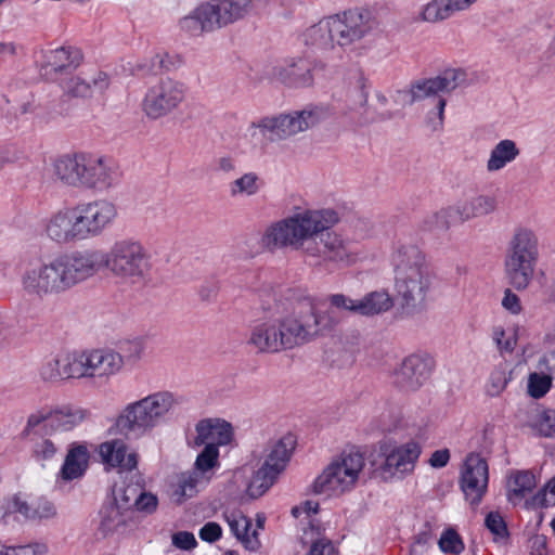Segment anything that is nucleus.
Returning a JSON list of instances; mask_svg holds the SVG:
<instances>
[{"label":"nucleus","mask_w":555,"mask_h":555,"mask_svg":"<svg viewBox=\"0 0 555 555\" xmlns=\"http://www.w3.org/2000/svg\"><path fill=\"white\" fill-rule=\"evenodd\" d=\"M102 268L125 281L142 280L150 271V260L142 243L134 238L116 241L107 253L74 250L48 261L29 263L21 274L23 293L42 300L62 295L93 278Z\"/></svg>","instance_id":"f257e3e1"},{"label":"nucleus","mask_w":555,"mask_h":555,"mask_svg":"<svg viewBox=\"0 0 555 555\" xmlns=\"http://www.w3.org/2000/svg\"><path fill=\"white\" fill-rule=\"evenodd\" d=\"M339 221L338 210L332 207H295L289 215L266 227L259 244L270 253L289 248L301 250L306 258H320L317 236Z\"/></svg>","instance_id":"f03ea898"},{"label":"nucleus","mask_w":555,"mask_h":555,"mask_svg":"<svg viewBox=\"0 0 555 555\" xmlns=\"http://www.w3.org/2000/svg\"><path fill=\"white\" fill-rule=\"evenodd\" d=\"M393 288L403 308L421 310L431 289L433 275L425 254L415 245L398 244L390 254Z\"/></svg>","instance_id":"7ed1b4c3"},{"label":"nucleus","mask_w":555,"mask_h":555,"mask_svg":"<svg viewBox=\"0 0 555 555\" xmlns=\"http://www.w3.org/2000/svg\"><path fill=\"white\" fill-rule=\"evenodd\" d=\"M331 116L324 105H310L300 111L266 116L253 121L245 130L244 137L253 147L263 149L268 141L286 140L305 132Z\"/></svg>","instance_id":"20e7f679"},{"label":"nucleus","mask_w":555,"mask_h":555,"mask_svg":"<svg viewBox=\"0 0 555 555\" xmlns=\"http://www.w3.org/2000/svg\"><path fill=\"white\" fill-rule=\"evenodd\" d=\"M177 404L170 391H156L124 406L115 420V428L126 436L142 437L165 421Z\"/></svg>","instance_id":"39448f33"},{"label":"nucleus","mask_w":555,"mask_h":555,"mask_svg":"<svg viewBox=\"0 0 555 555\" xmlns=\"http://www.w3.org/2000/svg\"><path fill=\"white\" fill-rule=\"evenodd\" d=\"M283 348L292 350L333 331L336 321L330 311H317L312 300L299 302L291 313L279 319Z\"/></svg>","instance_id":"423d86ee"},{"label":"nucleus","mask_w":555,"mask_h":555,"mask_svg":"<svg viewBox=\"0 0 555 555\" xmlns=\"http://www.w3.org/2000/svg\"><path fill=\"white\" fill-rule=\"evenodd\" d=\"M359 452H344L333 459L313 479L310 490L326 498H338L353 490L364 469Z\"/></svg>","instance_id":"0eeeda50"},{"label":"nucleus","mask_w":555,"mask_h":555,"mask_svg":"<svg viewBox=\"0 0 555 555\" xmlns=\"http://www.w3.org/2000/svg\"><path fill=\"white\" fill-rule=\"evenodd\" d=\"M185 96L186 86L183 82L163 77L147 87L141 107L149 119L157 120L177 109Z\"/></svg>","instance_id":"6e6552de"},{"label":"nucleus","mask_w":555,"mask_h":555,"mask_svg":"<svg viewBox=\"0 0 555 555\" xmlns=\"http://www.w3.org/2000/svg\"><path fill=\"white\" fill-rule=\"evenodd\" d=\"M384 459L379 472L385 480H402L413 474L422 454V446L415 439L405 442L385 441L380 446Z\"/></svg>","instance_id":"1a4fd4ad"},{"label":"nucleus","mask_w":555,"mask_h":555,"mask_svg":"<svg viewBox=\"0 0 555 555\" xmlns=\"http://www.w3.org/2000/svg\"><path fill=\"white\" fill-rule=\"evenodd\" d=\"M435 370V360L425 352L404 357L390 372L391 384L401 392H416L428 384Z\"/></svg>","instance_id":"9d476101"},{"label":"nucleus","mask_w":555,"mask_h":555,"mask_svg":"<svg viewBox=\"0 0 555 555\" xmlns=\"http://www.w3.org/2000/svg\"><path fill=\"white\" fill-rule=\"evenodd\" d=\"M82 240L102 235L118 218L117 206L106 199L96 198L73 204Z\"/></svg>","instance_id":"9b49d317"},{"label":"nucleus","mask_w":555,"mask_h":555,"mask_svg":"<svg viewBox=\"0 0 555 555\" xmlns=\"http://www.w3.org/2000/svg\"><path fill=\"white\" fill-rule=\"evenodd\" d=\"M89 416L88 410L72 405H46L33 412L27 420V427L43 425L47 433H67L80 426Z\"/></svg>","instance_id":"f8f14e48"},{"label":"nucleus","mask_w":555,"mask_h":555,"mask_svg":"<svg viewBox=\"0 0 555 555\" xmlns=\"http://www.w3.org/2000/svg\"><path fill=\"white\" fill-rule=\"evenodd\" d=\"M336 43L345 47L363 39L376 27L374 13L366 8H353L331 15Z\"/></svg>","instance_id":"ddd939ff"},{"label":"nucleus","mask_w":555,"mask_h":555,"mask_svg":"<svg viewBox=\"0 0 555 555\" xmlns=\"http://www.w3.org/2000/svg\"><path fill=\"white\" fill-rule=\"evenodd\" d=\"M15 514L25 521L47 522L57 517V508L54 502L43 496L27 501L21 495H13L0 504V522L10 524L15 519Z\"/></svg>","instance_id":"4468645a"},{"label":"nucleus","mask_w":555,"mask_h":555,"mask_svg":"<svg viewBox=\"0 0 555 555\" xmlns=\"http://www.w3.org/2000/svg\"><path fill=\"white\" fill-rule=\"evenodd\" d=\"M489 466L479 453H469L461 468L459 485L465 501L473 507H477L488 490Z\"/></svg>","instance_id":"2eb2a0df"},{"label":"nucleus","mask_w":555,"mask_h":555,"mask_svg":"<svg viewBox=\"0 0 555 555\" xmlns=\"http://www.w3.org/2000/svg\"><path fill=\"white\" fill-rule=\"evenodd\" d=\"M496 209V201L490 195H476L464 202L457 203L455 207H447L435 212L429 221L433 227L440 230H449L452 225L454 216L461 221L492 214Z\"/></svg>","instance_id":"dca6fc26"},{"label":"nucleus","mask_w":555,"mask_h":555,"mask_svg":"<svg viewBox=\"0 0 555 555\" xmlns=\"http://www.w3.org/2000/svg\"><path fill=\"white\" fill-rule=\"evenodd\" d=\"M539 476L532 469H511L504 480L506 501L514 507L537 509L535 489Z\"/></svg>","instance_id":"f3484780"},{"label":"nucleus","mask_w":555,"mask_h":555,"mask_svg":"<svg viewBox=\"0 0 555 555\" xmlns=\"http://www.w3.org/2000/svg\"><path fill=\"white\" fill-rule=\"evenodd\" d=\"M43 232L57 245L83 241L74 205L63 206L53 211L44 222Z\"/></svg>","instance_id":"a211bd4d"},{"label":"nucleus","mask_w":555,"mask_h":555,"mask_svg":"<svg viewBox=\"0 0 555 555\" xmlns=\"http://www.w3.org/2000/svg\"><path fill=\"white\" fill-rule=\"evenodd\" d=\"M86 379L109 380L125 367L122 354L112 348L85 349Z\"/></svg>","instance_id":"6ab92c4d"},{"label":"nucleus","mask_w":555,"mask_h":555,"mask_svg":"<svg viewBox=\"0 0 555 555\" xmlns=\"http://www.w3.org/2000/svg\"><path fill=\"white\" fill-rule=\"evenodd\" d=\"M116 164L106 156L86 154L82 190L106 191L119 182Z\"/></svg>","instance_id":"aec40b11"},{"label":"nucleus","mask_w":555,"mask_h":555,"mask_svg":"<svg viewBox=\"0 0 555 555\" xmlns=\"http://www.w3.org/2000/svg\"><path fill=\"white\" fill-rule=\"evenodd\" d=\"M98 453L106 470L131 473L139 464V454L120 438L100 443Z\"/></svg>","instance_id":"412c9836"},{"label":"nucleus","mask_w":555,"mask_h":555,"mask_svg":"<svg viewBox=\"0 0 555 555\" xmlns=\"http://www.w3.org/2000/svg\"><path fill=\"white\" fill-rule=\"evenodd\" d=\"M247 344L259 353H278L284 351L279 320L257 321L250 328Z\"/></svg>","instance_id":"4be33fe9"},{"label":"nucleus","mask_w":555,"mask_h":555,"mask_svg":"<svg viewBox=\"0 0 555 555\" xmlns=\"http://www.w3.org/2000/svg\"><path fill=\"white\" fill-rule=\"evenodd\" d=\"M295 448L296 438L292 434L270 440L264 449L263 462L260 466L280 477L288 466Z\"/></svg>","instance_id":"5701e85b"},{"label":"nucleus","mask_w":555,"mask_h":555,"mask_svg":"<svg viewBox=\"0 0 555 555\" xmlns=\"http://www.w3.org/2000/svg\"><path fill=\"white\" fill-rule=\"evenodd\" d=\"M195 431L194 446L196 447L214 443L219 449L230 444L234 438L231 423L219 417L201 420L195 426Z\"/></svg>","instance_id":"b1692460"},{"label":"nucleus","mask_w":555,"mask_h":555,"mask_svg":"<svg viewBox=\"0 0 555 555\" xmlns=\"http://www.w3.org/2000/svg\"><path fill=\"white\" fill-rule=\"evenodd\" d=\"M504 257L539 261V237L537 232L527 225L516 227L508 240Z\"/></svg>","instance_id":"393cba45"},{"label":"nucleus","mask_w":555,"mask_h":555,"mask_svg":"<svg viewBox=\"0 0 555 555\" xmlns=\"http://www.w3.org/2000/svg\"><path fill=\"white\" fill-rule=\"evenodd\" d=\"M467 80V73L460 67L447 68L438 76L417 83L413 89L415 98L431 96L439 92H450L463 86Z\"/></svg>","instance_id":"a878e982"},{"label":"nucleus","mask_w":555,"mask_h":555,"mask_svg":"<svg viewBox=\"0 0 555 555\" xmlns=\"http://www.w3.org/2000/svg\"><path fill=\"white\" fill-rule=\"evenodd\" d=\"M317 238H319L317 243L320 248V258H310L311 260L315 262L331 260L345 264H351L357 260V255L350 250L349 244L339 233L326 230Z\"/></svg>","instance_id":"bb28decb"},{"label":"nucleus","mask_w":555,"mask_h":555,"mask_svg":"<svg viewBox=\"0 0 555 555\" xmlns=\"http://www.w3.org/2000/svg\"><path fill=\"white\" fill-rule=\"evenodd\" d=\"M86 154H67L53 163V175L62 185L82 190Z\"/></svg>","instance_id":"cd10ccee"},{"label":"nucleus","mask_w":555,"mask_h":555,"mask_svg":"<svg viewBox=\"0 0 555 555\" xmlns=\"http://www.w3.org/2000/svg\"><path fill=\"white\" fill-rule=\"evenodd\" d=\"M81 61L79 50L70 47H62L52 50L47 55L43 66V76L47 79L55 81L60 76L74 72Z\"/></svg>","instance_id":"c85d7f7f"},{"label":"nucleus","mask_w":555,"mask_h":555,"mask_svg":"<svg viewBox=\"0 0 555 555\" xmlns=\"http://www.w3.org/2000/svg\"><path fill=\"white\" fill-rule=\"evenodd\" d=\"M537 264L538 261L504 257V276L508 285L518 292L528 289L534 280Z\"/></svg>","instance_id":"c756f323"},{"label":"nucleus","mask_w":555,"mask_h":555,"mask_svg":"<svg viewBox=\"0 0 555 555\" xmlns=\"http://www.w3.org/2000/svg\"><path fill=\"white\" fill-rule=\"evenodd\" d=\"M89 460L90 449L87 442L70 443L60 470V477L66 481L80 478L88 468Z\"/></svg>","instance_id":"7c9ffc66"},{"label":"nucleus","mask_w":555,"mask_h":555,"mask_svg":"<svg viewBox=\"0 0 555 555\" xmlns=\"http://www.w3.org/2000/svg\"><path fill=\"white\" fill-rule=\"evenodd\" d=\"M464 12L457 0H428L416 13V21L426 24H440L456 13Z\"/></svg>","instance_id":"2f4dec72"},{"label":"nucleus","mask_w":555,"mask_h":555,"mask_svg":"<svg viewBox=\"0 0 555 555\" xmlns=\"http://www.w3.org/2000/svg\"><path fill=\"white\" fill-rule=\"evenodd\" d=\"M207 485L195 473L185 470L176 474L169 483V498L176 504H183L197 495Z\"/></svg>","instance_id":"473e14b6"},{"label":"nucleus","mask_w":555,"mask_h":555,"mask_svg":"<svg viewBox=\"0 0 555 555\" xmlns=\"http://www.w3.org/2000/svg\"><path fill=\"white\" fill-rule=\"evenodd\" d=\"M521 428L534 437L555 438V409L535 408L528 411Z\"/></svg>","instance_id":"72a5a7b5"},{"label":"nucleus","mask_w":555,"mask_h":555,"mask_svg":"<svg viewBox=\"0 0 555 555\" xmlns=\"http://www.w3.org/2000/svg\"><path fill=\"white\" fill-rule=\"evenodd\" d=\"M133 520V511L120 509L112 504L101 512L100 531L104 537L121 535L129 531Z\"/></svg>","instance_id":"f704fd0d"},{"label":"nucleus","mask_w":555,"mask_h":555,"mask_svg":"<svg viewBox=\"0 0 555 555\" xmlns=\"http://www.w3.org/2000/svg\"><path fill=\"white\" fill-rule=\"evenodd\" d=\"M223 518L230 527L231 532L246 548L254 551L259 547L257 530L251 529V520L245 516L242 511L236 508L225 509Z\"/></svg>","instance_id":"c9c22d12"},{"label":"nucleus","mask_w":555,"mask_h":555,"mask_svg":"<svg viewBox=\"0 0 555 555\" xmlns=\"http://www.w3.org/2000/svg\"><path fill=\"white\" fill-rule=\"evenodd\" d=\"M520 155V149L512 139L500 140L490 150L486 168L489 172H498L514 163Z\"/></svg>","instance_id":"e433bc0d"},{"label":"nucleus","mask_w":555,"mask_h":555,"mask_svg":"<svg viewBox=\"0 0 555 555\" xmlns=\"http://www.w3.org/2000/svg\"><path fill=\"white\" fill-rule=\"evenodd\" d=\"M220 28L243 18L250 10V0H209Z\"/></svg>","instance_id":"4c0bfd02"},{"label":"nucleus","mask_w":555,"mask_h":555,"mask_svg":"<svg viewBox=\"0 0 555 555\" xmlns=\"http://www.w3.org/2000/svg\"><path fill=\"white\" fill-rule=\"evenodd\" d=\"M393 305V297L387 289H376L359 298V314L363 317L379 315L391 310Z\"/></svg>","instance_id":"58836bf2"},{"label":"nucleus","mask_w":555,"mask_h":555,"mask_svg":"<svg viewBox=\"0 0 555 555\" xmlns=\"http://www.w3.org/2000/svg\"><path fill=\"white\" fill-rule=\"evenodd\" d=\"M302 41L306 46L322 49L333 47L336 40L331 15L308 27L302 34Z\"/></svg>","instance_id":"ea45409f"},{"label":"nucleus","mask_w":555,"mask_h":555,"mask_svg":"<svg viewBox=\"0 0 555 555\" xmlns=\"http://www.w3.org/2000/svg\"><path fill=\"white\" fill-rule=\"evenodd\" d=\"M219 456V449L216 448L214 443H208V446H205L197 454L191 472L195 473L198 478L208 485L216 470L220 467Z\"/></svg>","instance_id":"a19ab883"},{"label":"nucleus","mask_w":555,"mask_h":555,"mask_svg":"<svg viewBox=\"0 0 555 555\" xmlns=\"http://www.w3.org/2000/svg\"><path fill=\"white\" fill-rule=\"evenodd\" d=\"M324 527L311 522L304 530V541L310 544L308 555H337V547L331 539L324 535Z\"/></svg>","instance_id":"79ce46f5"},{"label":"nucleus","mask_w":555,"mask_h":555,"mask_svg":"<svg viewBox=\"0 0 555 555\" xmlns=\"http://www.w3.org/2000/svg\"><path fill=\"white\" fill-rule=\"evenodd\" d=\"M263 184L259 173L247 171L229 184V192L232 197H251L262 190Z\"/></svg>","instance_id":"37998d69"},{"label":"nucleus","mask_w":555,"mask_h":555,"mask_svg":"<svg viewBox=\"0 0 555 555\" xmlns=\"http://www.w3.org/2000/svg\"><path fill=\"white\" fill-rule=\"evenodd\" d=\"M278 479V475L260 466L253 473L251 478L247 482L245 495L251 500L259 499L269 491Z\"/></svg>","instance_id":"c03bdc74"},{"label":"nucleus","mask_w":555,"mask_h":555,"mask_svg":"<svg viewBox=\"0 0 555 555\" xmlns=\"http://www.w3.org/2000/svg\"><path fill=\"white\" fill-rule=\"evenodd\" d=\"M54 82H56L64 94L68 96L86 98L92 94L91 82L83 78L80 74H75L74 72L64 76H60V78Z\"/></svg>","instance_id":"a18cd8bd"},{"label":"nucleus","mask_w":555,"mask_h":555,"mask_svg":"<svg viewBox=\"0 0 555 555\" xmlns=\"http://www.w3.org/2000/svg\"><path fill=\"white\" fill-rule=\"evenodd\" d=\"M519 338V326L504 327L495 325L491 330V339L501 354L513 353Z\"/></svg>","instance_id":"49530a36"},{"label":"nucleus","mask_w":555,"mask_h":555,"mask_svg":"<svg viewBox=\"0 0 555 555\" xmlns=\"http://www.w3.org/2000/svg\"><path fill=\"white\" fill-rule=\"evenodd\" d=\"M509 380L508 364L506 361H501L492 367L485 384V391L490 397H498L505 390Z\"/></svg>","instance_id":"de8ad7c7"},{"label":"nucleus","mask_w":555,"mask_h":555,"mask_svg":"<svg viewBox=\"0 0 555 555\" xmlns=\"http://www.w3.org/2000/svg\"><path fill=\"white\" fill-rule=\"evenodd\" d=\"M554 377L545 371L541 369L540 372H531L528 374L526 390L530 398L532 399H542L544 398L553 386Z\"/></svg>","instance_id":"09e8293b"},{"label":"nucleus","mask_w":555,"mask_h":555,"mask_svg":"<svg viewBox=\"0 0 555 555\" xmlns=\"http://www.w3.org/2000/svg\"><path fill=\"white\" fill-rule=\"evenodd\" d=\"M348 91L359 105H365L369 99L370 81L361 69L351 72L347 78Z\"/></svg>","instance_id":"8fccbe9b"},{"label":"nucleus","mask_w":555,"mask_h":555,"mask_svg":"<svg viewBox=\"0 0 555 555\" xmlns=\"http://www.w3.org/2000/svg\"><path fill=\"white\" fill-rule=\"evenodd\" d=\"M49 545L44 541H33L26 544L0 543V555H48Z\"/></svg>","instance_id":"3c124183"},{"label":"nucleus","mask_w":555,"mask_h":555,"mask_svg":"<svg viewBox=\"0 0 555 555\" xmlns=\"http://www.w3.org/2000/svg\"><path fill=\"white\" fill-rule=\"evenodd\" d=\"M485 526L496 543H506L508 530L503 516L499 512H490L485 518Z\"/></svg>","instance_id":"603ef678"},{"label":"nucleus","mask_w":555,"mask_h":555,"mask_svg":"<svg viewBox=\"0 0 555 555\" xmlns=\"http://www.w3.org/2000/svg\"><path fill=\"white\" fill-rule=\"evenodd\" d=\"M138 492L139 488L134 485L116 488L113 491L114 500L111 504L120 509L133 511Z\"/></svg>","instance_id":"864d4df0"},{"label":"nucleus","mask_w":555,"mask_h":555,"mask_svg":"<svg viewBox=\"0 0 555 555\" xmlns=\"http://www.w3.org/2000/svg\"><path fill=\"white\" fill-rule=\"evenodd\" d=\"M193 12L196 15V18H198L199 24L205 29L206 34L220 28L210 1L199 4L193 10Z\"/></svg>","instance_id":"5fc2aeb1"},{"label":"nucleus","mask_w":555,"mask_h":555,"mask_svg":"<svg viewBox=\"0 0 555 555\" xmlns=\"http://www.w3.org/2000/svg\"><path fill=\"white\" fill-rule=\"evenodd\" d=\"M438 545L443 553L460 554L464 550V542L462 538L452 528L446 529L441 533Z\"/></svg>","instance_id":"6e6d98bb"},{"label":"nucleus","mask_w":555,"mask_h":555,"mask_svg":"<svg viewBox=\"0 0 555 555\" xmlns=\"http://www.w3.org/2000/svg\"><path fill=\"white\" fill-rule=\"evenodd\" d=\"M69 379H86L85 350L67 351Z\"/></svg>","instance_id":"4d7b16f0"},{"label":"nucleus","mask_w":555,"mask_h":555,"mask_svg":"<svg viewBox=\"0 0 555 555\" xmlns=\"http://www.w3.org/2000/svg\"><path fill=\"white\" fill-rule=\"evenodd\" d=\"M318 512L319 503L314 500H306L292 508V515L300 521L308 520L309 526L311 522L314 525H321L314 518Z\"/></svg>","instance_id":"13d9d810"},{"label":"nucleus","mask_w":555,"mask_h":555,"mask_svg":"<svg viewBox=\"0 0 555 555\" xmlns=\"http://www.w3.org/2000/svg\"><path fill=\"white\" fill-rule=\"evenodd\" d=\"M56 452L57 447L50 439L39 438L33 442L31 455L37 461H49L56 454Z\"/></svg>","instance_id":"bf43d9fd"},{"label":"nucleus","mask_w":555,"mask_h":555,"mask_svg":"<svg viewBox=\"0 0 555 555\" xmlns=\"http://www.w3.org/2000/svg\"><path fill=\"white\" fill-rule=\"evenodd\" d=\"M535 503L537 508H548L555 506V476L537 490Z\"/></svg>","instance_id":"052dcab7"},{"label":"nucleus","mask_w":555,"mask_h":555,"mask_svg":"<svg viewBox=\"0 0 555 555\" xmlns=\"http://www.w3.org/2000/svg\"><path fill=\"white\" fill-rule=\"evenodd\" d=\"M158 507V498L156 494L147 491H139L134 504V509L151 515Z\"/></svg>","instance_id":"680f3d73"},{"label":"nucleus","mask_w":555,"mask_h":555,"mask_svg":"<svg viewBox=\"0 0 555 555\" xmlns=\"http://www.w3.org/2000/svg\"><path fill=\"white\" fill-rule=\"evenodd\" d=\"M294 70L292 72L295 76L299 78L302 85L310 86L313 83V72L321 67L319 64H310L307 60H298L294 65Z\"/></svg>","instance_id":"e2e57ef3"},{"label":"nucleus","mask_w":555,"mask_h":555,"mask_svg":"<svg viewBox=\"0 0 555 555\" xmlns=\"http://www.w3.org/2000/svg\"><path fill=\"white\" fill-rule=\"evenodd\" d=\"M38 376L44 383H59L54 354L43 359L38 366Z\"/></svg>","instance_id":"0e129e2a"},{"label":"nucleus","mask_w":555,"mask_h":555,"mask_svg":"<svg viewBox=\"0 0 555 555\" xmlns=\"http://www.w3.org/2000/svg\"><path fill=\"white\" fill-rule=\"evenodd\" d=\"M328 301L335 309L359 314V298L354 299L344 294H333L328 297Z\"/></svg>","instance_id":"69168bd1"},{"label":"nucleus","mask_w":555,"mask_h":555,"mask_svg":"<svg viewBox=\"0 0 555 555\" xmlns=\"http://www.w3.org/2000/svg\"><path fill=\"white\" fill-rule=\"evenodd\" d=\"M501 305L502 308L512 315H519L522 312L521 300L512 288L504 291Z\"/></svg>","instance_id":"338daca9"},{"label":"nucleus","mask_w":555,"mask_h":555,"mask_svg":"<svg viewBox=\"0 0 555 555\" xmlns=\"http://www.w3.org/2000/svg\"><path fill=\"white\" fill-rule=\"evenodd\" d=\"M172 545L177 548L191 551L197 546L195 535L190 531H178L171 537Z\"/></svg>","instance_id":"774afa93"}]
</instances>
